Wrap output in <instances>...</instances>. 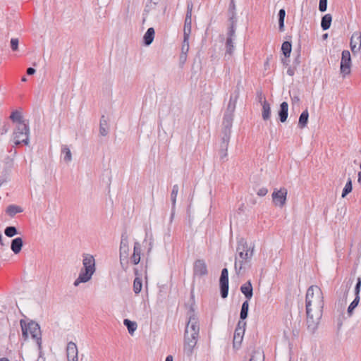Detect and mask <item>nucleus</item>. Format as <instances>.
I'll list each match as a JSON object with an SVG mask.
<instances>
[{
    "mask_svg": "<svg viewBox=\"0 0 361 361\" xmlns=\"http://www.w3.org/2000/svg\"><path fill=\"white\" fill-rule=\"evenodd\" d=\"M178 190H179V188H178V185L176 184L173 186L172 191L171 193V203H172V211H173L176 207V197L178 195Z\"/></svg>",
    "mask_w": 361,
    "mask_h": 361,
    "instance_id": "nucleus-36",
    "label": "nucleus"
},
{
    "mask_svg": "<svg viewBox=\"0 0 361 361\" xmlns=\"http://www.w3.org/2000/svg\"><path fill=\"white\" fill-rule=\"evenodd\" d=\"M123 324L127 327L130 334L133 335L137 329V325L135 322L130 321L128 319L123 320Z\"/></svg>",
    "mask_w": 361,
    "mask_h": 361,
    "instance_id": "nucleus-30",
    "label": "nucleus"
},
{
    "mask_svg": "<svg viewBox=\"0 0 361 361\" xmlns=\"http://www.w3.org/2000/svg\"><path fill=\"white\" fill-rule=\"evenodd\" d=\"M23 210L20 207L14 205V204H11L7 207L6 212L8 215H9L11 216H13L14 215H16L18 213L21 212Z\"/></svg>",
    "mask_w": 361,
    "mask_h": 361,
    "instance_id": "nucleus-37",
    "label": "nucleus"
},
{
    "mask_svg": "<svg viewBox=\"0 0 361 361\" xmlns=\"http://www.w3.org/2000/svg\"><path fill=\"white\" fill-rule=\"evenodd\" d=\"M194 275L202 276L207 274L206 263L202 259H197L195 262L193 267Z\"/></svg>",
    "mask_w": 361,
    "mask_h": 361,
    "instance_id": "nucleus-15",
    "label": "nucleus"
},
{
    "mask_svg": "<svg viewBox=\"0 0 361 361\" xmlns=\"http://www.w3.org/2000/svg\"><path fill=\"white\" fill-rule=\"evenodd\" d=\"M61 154L63 156V160L66 162H70L72 160V154L69 147L67 145H63L61 147Z\"/></svg>",
    "mask_w": 361,
    "mask_h": 361,
    "instance_id": "nucleus-32",
    "label": "nucleus"
},
{
    "mask_svg": "<svg viewBox=\"0 0 361 361\" xmlns=\"http://www.w3.org/2000/svg\"><path fill=\"white\" fill-rule=\"evenodd\" d=\"M240 291L247 300L251 299L253 295V288L250 281H247L241 286Z\"/></svg>",
    "mask_w": 361,
    "mask_h": 361,
    "instance_id": "nucleus-18",
    "label": "nucleus"
},
{
    "mask_svg": "<svg viewBox=\"0 0 361 361\" xmlns=\"http://www.w3.org/2000/svg\"><path fill=\"white\" fill-rule=\"evenodd\" d=\"M233 39H231V37H227L226 42V54L231 55L234 51V44L233 42Z\"/></svg>",
    "mask_w": 361,
    "mask_h": 361,
    "instance_id": "nucleus-38",
    "label": "nucleus"
},
{
    "mask_svg": "<svg viewBox=\"0 0 361 361\" xmlns=\"http://www.w3.org/2000/svg\"><path fill=\"white\" fill-rule=\"evenodd\" d=\"M295 73V71L293 68H292L291 67H289L287 70V74L289 75L290 76H293Z\"/></svg>",
    "mask_w": 361,
    "mask_h": 361,
    "instance_id": "nucleus-53",
    "label": "nucleus"
},
{
    "mask_svg": "<svg viewBox=\"0 0 361 361\" xmlns=\"http://www.w3.org/2000/svg\"><path fill=\"white\" fill-rule=\"evenodd\" d=\"M129 255V245H128V235L127 232L125 231L122 233L121 237V243L119 249L120 262L121 267H123V261L128 258Z\"/></svg>",
    "mask_w": 361,
    "mask_h": 361,
    "instance_id": "nucleus-9",
    "label": "nucleus"
},
{
    "mask_svg": "<svg viewBox=\"0 0 361 361\" xmlns=\"http://www.w3.org/2000/svg\"><path fill=\"white\" fill-rule=\"evenodd\" d=\"M257 99H258L259 102H260L262 104V102L266 99L264 98V97L261 91L257 92Z\"/></svg>",
    "mask_w": 361,
    "mask_h": 361,
    "instance_id": "nucleus-50",
    "label": "nucleus"
},
{
    "mask_svg": "<svg viewBox=\"0 0 361 361\" xmlns=\"http://www.w3.org/2000/svg\"><path fill=\"white\" fill-rule=\"evenodd\" d=\"M142 287V280L140 278L136 277L133 281V291L135 292V293L138 294L139 293H140Z\"/></svg>",
    "mask_w": 361,
    "mask_h": 361,
    "instance_id": "nucleus-39",
    "label": "nucleus"
},
{
    "mask_svg": "<svg viewBox=\"0 0 361 361\" xmlns=\"http://www.w3.org/2000/svg\"><path fill=\"white\" fill-rule=\"evenodd\" d=\"M288 104L286 102H283L280 104V109L279 111V117L281 122L284 123L286 121L288 115Z\"/></svg>",
    "mask_w": 361,
    "mask_h": 361,
    "instance_id": "nucleus-17",
    "label": "nucleus"
},
{
    "mask_svg": "<svg viewBox=\"0 0 361 361\" xmlns=\"http://www.w3.org/2000/svg\"><path fill=\"white\" fill-rule=\"evenodd\" d=\"M327 36H328V34H324V35H323V37L325 39V38H326V37H327Z\"/></svg>",
    "mask_w": 361,
    "mask_h": 361,
    "instance_id": "nucleus-64",
    "label": "nucleus"
},
{
    "mask_svg": "<svg viewBox=\"0 0 361 361\" xmlns=\"http://www.w3.org/2000/svg\"><path fill=\"white\" fill-rule=\"evenodd\" d=\"M331 21H332V16L331 14L328 13V14L324 15L322 18V20H321V27H322V30H326L329 29L331 24Z\"/></svg>",
    "mask_w": 361,
    "mask_h": 361,
    "instance_id": "nucleus-26",
    "label": "nucleus"
},
{
    "mask_svg": "<svg viewBox=\"0 0 361 361\" xmlns=\"http://www.w3.org/2000/svg\"><path fill=\"white\" fill-rule=\"evenodd\" d=\"M165 361H173V357H172V355H168V356L166 357Z\"/></svg>",
    "mask_w": 361,
    "mask_h": 361,
    "instance_id": "nucleus-56",
    "label": "nucleus"
},
{
    "mask_svg": "<svg viewBox=\"0 0 361 361\" xmlns=\"http://www.w3.org/2000/svg\"><path fill=\"white\" fill-rule=\"evenodd\" d=\"M30 126L29 123H20L16 126L11 137V141L17 146L20 145H28L30 140Z\"/></svg>",
    "mask_w": 361,
    "mask_h": 361,
    "instance_id": "nucleus-6",
    "label": "nucleus"
},
{
    "mask_svg": "<svg viewBox=\"0 0 361 361\" xmlns=\"http://www.w3.org/2000/svg\"><path fill=\"white\" fill-rule=\"evenodd\" d=\"M20 323L22 329V335L24 339L26 340L28 338V334H30L32 338L36 340L37 344L40 349L42 338L39 325L34 321L26 323L23 319L20 320Z\"/></svg>",
    "mask_w": 361,
    "mask_h": 361,
    "instance_id": "nucleus-5",
    "label": "nucleus"
},
{
    "mask_svg": "<svg viewBox=\"0 0 361 361\" xmlns=\"http://www.w3.org/2000/svg\"><path fill=\"white\" fill-rule=\"evenodd\" d=\"M262 118L264 121L269 120L271 117V108L269 102L264 99L262 102Z\"/></svg>",
    "mask_w": 361,
    "mask_h": 361,
    "instance_id": "nucleus-25",
    "label": "nucleus"
},
{
    "mask_svg": "<svg viewBox=\"0 0 361 361\" xmlns=\"http://www.w3.org/2000/svg\"><path fill=\"white\" fill-rule=\"evenodd\" d=\"M189 39L190 37H183V41L181 47V53L180 54H187L189 51Z\"/></svg>",
    "mask_w": 361,
    "mask_h": 361,
    "instance_id": "nucleus-45",
    "label": "nucleus"
},
{
    "mask_svg": "<svg viewBox=\"0 0 361 361\" xmlns=\"http://www.w3.org/2000/svg\"><path fill=\"white\" fill-rule=\"evenodd\" d=\"M254 245H248L247 240L241 238L238 240L236 255L235 257L234 267L235 273L242 276L245 273L246 269L250 267V261L254 255Z\"/></svg>",
    "mask_w": 361,
    "mask_h": 361,
    "instance_id": "nucleus-2",
    "label": "nucleus"
},
{
    "mask_svg": "<svg viewBox=\"0 0 361 361\" xmlns=\"http://www.w3.org/2000/svg\"><path fill=\"white\" fill-rule=\"evenodd\" d=\"M108 133H109L108 123H107L106 120L105 119L104 116H102L100 119L99 134L102 136H106V135H107Z\"/></svg>",
    "mask_w": 361,
    "mask_h": 361,
    "instance_id": "nucleus-28",
    "label": "nucleus"
},
{
    "mask_svg": "<svg viewBox=\"0 0 361 361\" xmlns=\"http://www.w3.org/2000/svg\"><path fill=\"white\" fill-rule=\"evenodd\" d=\"M229 21H230V25L228 27L227 37H231V39H233V37H235V24H236V21H237L235 14L234 13H232V15L229 18Z\"/></svg>",
    "mask_w": 361,
    "mask_h": 361,
    "instance_id": "nucleus-22",
    "label": "nucleus"
},
{
    "mask_svg": "<svg viewBox=\"0 0 361 361\" xmlns=\"http://www.w3.org/2000/svg\"><path fill=\"white\" fill-rule=\"evenodd\" d=\"M264 66H269V61L268 60L264 63Z\"/></svg>",
    "mask_w": 361,
    "mask_h": 361,
    "instance_id": "nucleus-63",
    "label": "nucleus"
},
{
    "mask_svg": "<svg viewBox=\"0 0 361 361\" xmlns=\"http://www.w3.org/2000/svg\"><path fill=\"white\" fill-rule=\"evenodd\" d=\"M8 130V128L6 126H4V129H3L2 134H3V133H7Z\"/></svg>",
    "mask_w": 361,
    "mask_h": 361,
    "instance_id": "nucleus-57",
    "label": "nucleus"
},
{
    "mask_svg": "<svg viewBox=\"0 0 361 361\" xmlns=\"http://www.w3.org/2000/svg\"><path fill=\"white\" fill-rule=\"evenodd\" d=\"M0 245L1 246L6 245V243H4V239L1 233H0Z\"/></svg>",
    "mask_w": 361,
    "mask_h": 361,
    "instance_id": "nucleus-54",
    "label": "nucleus"
},
{
    "mask_svg": "<svg viewBox=\"0 0 361 361\" xmlns=\"http://www.w3.org/2000/svg\"><path fill=\"white\" fill-rule=\"evenodd\" d=\"M219 286L221 296L223 298H227L228 294V271L226 268H224L221 270L219 279Z\"/></svg>",
    "mask_w": 361,
    "mask_h": 361,
    "instance_id": "nucleus-11",
    "label": "nucleus"
},
{
    "mask_svg": "<svg viewBox=\"0 0 361 361\" xmlns=\"http://www.w3.org/2000/svg\"><path fill=\"white\" fill-rule=\"evenodd\" d=\"M78 348L74 342H69L66 348L68 361H78Z\"/></svg>",
    "mask_w": 361,
    "mask_h": 361,
    "instance_id": "nucleus-16",
    "label": "nucleus"
},
{
    "mask_svg": "<svg viewBox=\"0 0 361 361\" xmlns=\"http://www.w3.org/2000/svg\"><path fill=\"white\" fill-rule=\"evenodd\" d=\"M308 118L309 113L308 111L306 109L301 113L299 117L298 126L300 128H303L307 126L308 122Z\"/></svg>",
    "mask_w": 361,
    "mask_h": 361,
    "instance_id": "nucleus-27",
    "label": "nucleus"
},
{
    "mask_svg": "<svg viewBox=\"0 0 361 361\" xmlns=\"http://www.w3.org/2000/svg\"><path fill=\"white\" fill-rule=\"evenodd\" d=\"M268 192V190L266 188H262L257 191V195L260 197L265 196Z\"/></svg>",
    "mask_w": 361,
    "mask_h": 361,
    "instance_id": "nucleus-49",
    "label": "nucleus"
},
{
    "mask_svg": "<svg viewBox=\"0 0 361 361\" xmlns=\"http://www.w3.org/2000/svg\"><path fill=\"white\" fill-rule=\"evenodd\" d=\"M352 189H353V186H352V180H351V178H349L348 179V181L347 183H345V185L343 190V192H342V197H345L347 195H348L351 191H352Z\"/></svg>",
    "mask_w": 361,
    "mask_h": 361,
    "instance_id": "nucleus-41",
    "label": "nucleus"
},
{
    "mask_svg": "<svg viewBox=\"0 0 361 361\" xmlns=\"http://www.w3.org/2000/svg\"><path fill=\"white\" fill-rule=\"evenodd\" d=\"M141 254V246L138 242H135L134 244L133 254L131 257V259L134 264H137L140 261Z\"/></svg>",
    "mask_w": 361,
    "mask_h": 361,
    "instance_id": "nucleus-23",
    "label": "nucleus"
},
{
    "mask_svg": "<svg viewBox=\"0 0 361 361\" xmlns=\"http://www.w3.org/2000/svg\"><path fill=\"white\" fill-rule=\"evenodd\" d=\"M242 88H243V86H242V84H241V81L239 80L236 86H235V89L231 93L230 97H233V99H238V97H239L240 92V90H241Z\"/></svg>",
    "mask_w": 361,
    "mask_h": 361,
    "instance_id": "nucleus-43",
    "label": "nucleus"
},
{
    "mask_svg": "<svg viewBox=\"0 0 361 361\" xmlns=\"http://www.w3.org/2000/svg\"><path fill=\"white\" fill-rule=\"evenodd\" d=\"M237 100L238 99H233V97H230V99H229L228 104L227 105L226 110L225 111L226 114H234V111H235V107H236Z\"/></svg>",
    "mask_w": 361,
    "mask_h": 361,
    "instance_id": "nucleus-34",
    "label": "nucleus"
},
{
    "mask_svg": "<svg viewBox=\"0 0 361 361\" xmlns=\"http://www.w3.org/2000/svg\"><path fill=\"white\" fill-rule=\"evenodd\" d=\"M128 259H127V264H126V260H124L123 261V267H122V268L126 271L127 269H128Z\"/></svg>",
    "mask_w": 361,
    "mask_h": 361,
    "instance_id": "nucleus-55",
    "label": "nucleus"
},
{
    "mask_svg": "<svg viewBox=\"0 0 361 361\" xmlns=\"http://www.w3.org/2000/svg\"><path fill=\"white\" fill-rule=\"evenodd\" d=\"M230 139H228V137H222L221 143V149L219 150V156L221 160H224L228 155L227 150L229 144Z\"/></svg>",
    "mask_w": 361,
    "mask_h": 361,
    "instance_id": "nucleus-20",
    "label": "nucleus"
},
{
    "mask_svg": "<svg viewBox=\"0 0 361 361\" xmlns=\"http://www.w3.org/2000/svg\"><path fill=\"white\" fill-rule=\"evenodd\" d=\"M18 39L17 38H12L11 39V47L13 51H17L18 49Z\"/></svg>",
    "mask_w": 361,
    "mask_h": 361,
    "instance_id": "nucleus-48",
    "label": "nucleus"
},
{
    "mask_svg": "<svg viewBox=\"0 0 361 361\" xmlns=\"http://www.w3.org/2000/svg\"><path fill=\"white\" fill-rule=\"evenodd\" d=\"M187 60V54H180V63L184 64Z\"/></svg>",
    "mask_w": 361,
    "mask_h": 361,
    "instance_id": "nucleus-51",
    "label": "nucleus"
},
{
    "mask_svg": "<svg viewBox=\"0 0 361 361\" xmlns=\"http://www.w3.org/2000/svg\"><path fill=\"white\" fill-rule=\"evenodd\" d=\"M5 181L4 180H0V186L4 184Z\"/></svg>",
    "mask_w": 361,
    "mask_h": 361,
    "instance_id": "nucleus-62",
    "label": "nucleus"
},
{
    "mask_svg": "<svg viewBox=\"0 0 361 361\" xmlns=\"http://www.w3.org/2000/svg\"><path fill=\"white\" fill-rule=\"evenodd\" d=\"M350 49L355 54L361 48V32H355L350 38Z\"/></svg>",
    "mask_w": 361,
    "mask_h": 361,
    "instance_id": "nucleus-14",
    "label": "nucleus"
},
{
    "mask_svg": "<svg viewBox=\"0 0 361 361\" xmlns=\"http://www.w3.org/2000/svg\"><path fill=\"white\" fill-rule=\"evenodd\" d=\"M286 16V11L283 8L279 10L278 13L279 17V28L281 32L284 30V20Z\"/></svg>",
    "mask_w": 361,
    "mask_h": 361,
    "instance_id": "nucleus-35",
    "label": "nucleus"
},
{
    "mask_svg": "<svg viewBox=\"0 0 361 361\" xmlns=\"http://www.w3.org/2000/svg\"><path fill=\"white\" fill-rule=\"evenodd\" d=\"M328 0H319V10L321 12H325L327 9Z\"/></svg>",
    "mask_w": 361,
    "mask_h": 361,
    "instance_id": "nucleus-46",
    "label": "nucleus"
},
{
    "mask_svg": "<svg viewBox=\"0 0 361 361\" xmlns=\"http://www.w3.org/2000/svg\"><path fill=\"white\" fill-rule=\"evenodd\" d=\"M233 121V114L224 113L223 118V137L227 136L228 139H230Z\"/></svg>",
    "mask_w": 361,
    "mask_h": 361,
    "instance_id": "nucleus-13",
    "label": "nucleus"
},
{
    "mask_svg": "<svg viewBox=\"0 0 361 361\" xmlns=\"http://www.w3.org/2000/svg\"><path fill=\"white\" fill-rule=\"evenodd\" d=\"M299 58H300V52H299V53H298V57L295 59V61H296L298 63H300V61H299Z\"/></svg>",
    "mask_w": 361,
    "mask_h": 361,
    "instance_id": "nucleus-59",
    "label": "nucleus"
},
{
    "mask_svg": "<svg viewBox=\"0 0 361 361\" xmlns=\"http://www.w3.org/2000/svg\"><path fill=\"white\" fill-rule=\"evenodd\" d=\"M10 119L15 123L16 126H19L20 123H29L27 120H25L23 116L19 111H14L10 115Z\"/></svg>",
    "mask_w": 361,
    "mask_h": 361,
    "instance_id": "nucleus-19",
    "label": "nucleus"
},
{
    "mask_svg": "<svg viewBox=\"0 0 361 361\" xmlns=\"http://www.w3.org/2000/svg\"><path fill=\"white\" fill-rule=\"evenodd\" d=\"M21 80H22L23 82H25V81L27 80V79H26V78L24 76V77H23V78H22Z\"/></svg>",
    "mask_w": 361,
    "mask_h": 361,
    "instance_id": "nucleus-61",
    "label": "nucleus"
},
{
    "mask_svg": "<svg viewBox=\"0 0 361 361\" xmlns=\"http://www.w3.org/2000/svg\"><path fill=\"white\" fill-rule=\"evenodd\" d=\"M351 67V57L348 50H343L342 51L341 60V73L345 77L346 75L350 74Z\"/></svg>",
    "mask_w": 361,
    "mask_h": 361,
    "instance_id": "nucleus-10",
    "label": "nucleus"
},
{
    "mask_svg": "<svg viewBox=\"0 0 361 361\" xmlns=\"http://www.w3.org/2000/svg\"><path fill=\"white\" fill-rule=\"evenodd\" d=\"M192 4L188 3L187 6V13L185 19L184 28H183V37H190L191 34L192 27Z\"/></svg>",
    "mask_w": 361,
    "mask_h": 361,
    "instance_id": "nucleus-12",
    "label": "nucleus"
},
{
    "mask_svg": "<svg viewBox=\"0 0 361 361\" xmlns=\"http://www.w3.org/2000/svg\"><path fill=\"white\" fill-rule=\"evenodd\" d=\"M287 194L288 190L286 188H281L280 189L274 188L271 194L274 205L280 208L283 207L286 203Z\"/></svg>",
    "mask_w": 361,
    "mask_h": 361,
    "instance_id": "nucleus-7",
    "label": "nucleus"
},
{
    "mask_svg": "<svg viewBox=\"0 0 361 361\" xmlns=\"http://www.w3.org/2000/svg\"><path fill=\"white\" fill-rule=\"evenodd\" d=\"M292 50L291 43L288 41H285L281 45V51L285 57L290 56Z\"/></svg>",
    "mask_w": 361,
    "mask_h": 361,
    "instance_id": "nucleus-33",
    "label": "nucleus"
},
{
    "mask_svg": "<svg viewBox=\"0 0 361 361\" xmlns=\"http://www.w3.org/2000/svg\"><path fill=\"white\" fill-rule=\"evenodd\" d=\"M324 306V295L320 288L317 286H310L305 295V310L307 328L312 334L317 329Z\"/></svg>",
    "mask_w": 361,
    "mask_h": 361,
    "instance_id": "nucleus-1",
    "label": "nucleus"
},
{
    "mask_svg": "<svg viewBox=\"0 0 361 361\" xmlns=\"http://www.w3.org/2000/svg\"><path fill=\"white\" fill-rule=\"evenodd\" d=\"M358 182L360 183H361V172L360 171L358 173Z\"/></svg>",
    "mask_w": 361,
    "mask_h": 361,
    "instance_id": "nucleus-58",
    "label": "nucleus"
},
{
    "mask_svg": "<svg viewBox=\"0 0 361 361\" xmlns=\"http://www.w3.org/2000/svg\"><path fill=\"white\" fill-rule=\"evenodd\" d=\"M360 296L356 295L355 299L352 301L350 305L348 307V314L350 316L355 310V308L358 305L360 302Z\"/></svg>",
    "mask_w": 361,
    "mask_h": 361,
    "instance_id": "nucleus-40",
    "label": "nucleus"
},
{
    "mask_svg": "<svg viewBox=\"0 0 361 361\" xmlns=\"http://www.w3.org/2000/svg\"><path fill=\"white\" fill-rule=\"evenodd\" d=\"M23 245V239L20 237H18L12 240L11 249L15 254H18L21 251Z\"/></svg>",
    "mask_w": 361,
    "mask_h": 361,
    "instance_id": "nucleus-21",
    "label": "nucleus"
},
{
    "mask_svg": "<svg viewBox=\"0 0 361 361\" xmlns=\"http://www.w3.org/2000/svg\"><path fill=\"white\" fill-rule=\"evenodd\" d=\"M160 0H148L146 4L145 12H149L150 10L155 8V6L159 3Z\"/></svg>",
    "mask_w": 361,
    "mask_h": 361,
    "instance_id": "nucleus-44",
    "label": "nucleus"
},
{
    "mask_svg": "<svg viewBox=\"0 0 361 361\" xmlns=\"http://www.w3.org/2000/svg\"><path fill=\"white\" fill-rule=\"evenodd\" d=\"M200 326L198 319L195 314L192 313L189 317L185 330L184 352L187 355L190 356L193 348L195 346L199 336Z\"/></svg>",
    "mask_w": 361,
    "mask_h": 361,
    "instance_id": "nucleus-3",
    "label": "nucleus"
},
{
    "mask_svg": "<svg viewBox=\"0 0 361 361\" xmlns=\"http://www.w3.org/2000/svg\"><path fill=\"white\" fill-rule=\"evenodd\" d=\"M245 322L238 321L233 336V345L234 348L238 349L240 347L245 331Z\"/></svg>",
    "mask_w": 361,
    "mask_h": 361,
    "instance_id": "nucleus-8",
    "label": "nucleus"
},
{
    "mask_svg": "<svg viewBox=\"0 0 361 361\" xmlns=\"http://www.w3.org/2000/svg\"><path fill=\"white\" fill-rule=\"evenodd\" d=\"M250 361H264V352L261 349L254 350Z\"/></svg>",
    "mask_w": 361,
    "mask_h": 361,
    "instance_id": "nucleus-29",
    "label": "nucleus"
},
{
    "mask_svg": "<svg viewBox=\"0 0 361 361\" xmlns=\"http://www.w3.org/2000/svg\"><path fill=\"white\" fill-rule=\"evenodd\" d=\"M248 310H249V302L248 300H245L243 302L240 313V321L245 320L248 315Z\"/></svg>",
    "mask_w": 361,
    "mask_h": 361,
    "instance_id": "nucleus-31",
    "label": "nucleus"
},
{
    "mask_svg": "<svg viewBox=\"0 0 361 361\" xmlns=\"http://www.w3.org/2000/svg\"><path fill=\"white\" fill-rule=\"evenodd\" d=\"M361 288V278L358 277L357 279V283L355 287V295L360 296V292Z\"/></svg>",
    "mask_w": 361,
    "mask_h": 361,
    "instance_id": "nucleus-47",
    "label": "nucleus"
},
{
    "mask_svg": "<svg viewBox=\"0 0 361 361\" xmlns=\"http://www.w3.org/2000/svg\"><path fill=\"white\" fill-rule=\"evenodd\" d=\"M154 35L155 31L153 27H149L147 29L143 37V42L145 46H149L152 43L154 38Z\"/></svg>",
    "mask_w": 361,
    "mask_h": 361,
    "instance_id": "nucleus-24",
    "label": "nucleus"
},
{
    "mask_svg": "<svg viewBox=\"0 0 361 361\" xmlns=\"http://www.w3.org/2000/svg\"><path fill=\"white\" fill-rule=\"evenodd\" d=\"M0 361H9V360L6 357H2V358H0Z\"/></svg>",
    "mask_w": 361,
    "mask_h": 361,
    "instance_id": "nucleus-60",
    "label": "nucleus"
},
{
    "mask_svg": "<svg viewBox=\"0 0 361 361\" xmlns=\"http://www.w3.org/2000/svg\"><path fill=\"white\" fill-rule=\"evenodd\" d=\"M36 72V70L34 68L30 67L27 69V74L29 75H32L35 74Z\"/></svg>",
    "mask_w": 361,
    "mask_h": 361,
    "instance_id": "nucleus-52",
    "label": "nucleus"
},
{
    "mask_svg": "<svg viewBox=\"0 0 361 361\" xmlns=\"http://www.w3.org/2000/svg\"><path fill=\"white\" fill-rule=\"evenodd\" d=\"M4 233L7 237L11 238L18 234V231L15 226H7L4 230Z\"/></svg>",
    "mask_w": 361,
    "mask_h": 361,
    "instance_id": "nucleus-42",
    "label": "nucleus"
},
{
    "mask_svg": "<svg viewBox=\"0 0 361 361\" xmlns=\"http://www.w3.org/2000/svg\"><path fill=\"white\" fill-rule=\"evenodd\" d=\"M82 265L78 277L73 283L75 286H78L80 283L89 281L95 272V260L92 255L90 254H83Z\"/></svg>",
    "mask_w": 361,
    "mask_h": 361,
    "instance_id": "nucleus-4",
    "label": "nucleus"
}]
</instances>
